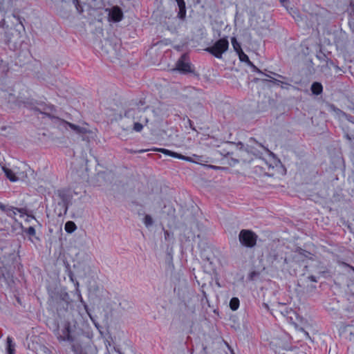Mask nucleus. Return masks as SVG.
<instances>
[{"instance_id":"nucleus-1","label":"nucleus","mask_w":354,"mask_h":354,"mask_svg":"<svg viewBox=\"0 0 354 354\" xmlns=\"http://www.w3.org/2000/svg\"><path fill=\"white\" fill-rule=\"evenodd\" d=\"M78 334L79 329L75 320H68L56 332V336L59 341L70 342H73Z\"/></svg>"},{"instance_id":"nucleus-2","label":"nucleus","mask_w":354,"mask_h":354,"mask_svg":"<svg viewBox=\"0 0 354 354\" xmlns=\"http://www.w3.org/2000/svg\"><path fill=\"white\" fill-rule=\"evenodd\" d=\"M59 127L67 129L70 127L77 134L81 136L83 140H89L94 139L96 136L95 131L90 129L87 124H83L82 125H76L64 120H59Z\"/></svg>"},{"instance_id":"nucleus-3","label":"nucleus","mask_w":354,"mask_h":354,"mask_svg":"<svg viewBox=\"0 0 354 354\" xmlns=\"http://www.w3.org/2000/svg\"><path fill=\"white\" fill-rule=\"evenodd\" d=\"M228 47V40L225 37L218 39L213 46L207 48L206 50L220 59L222 57V55L227 50Z\"/></svg>"},{"instance_id":"nucleus-4","label":"nucleus","mask_w":354,"mask_h":354,"mask_svg":"<svg viewBox=\"0 0 354 354\" xmlns=\"http://www.w3.org/2000/svg\"><path fill=\"white\" fill-rule=\"evenodd\" d=\"M16 178L12 180L17 181H26L30 175L33 174V171L24 163L21 162L19 166H14Z\"/></svg>"},{"instance_id":"nucleus-5","label":"nucleus","mask_w":354,"mask_h":354,"mask_svg":"<svg viewBox=\"0 0 354 354\" xmlns=\"http://www.w3.org/2000/svg\"><path fill=\"white\" fill-rule=\"evenodd\" d=\"M239 241L245 246L252 248L256 244L257 236L250 230H243L239 234Z\"/></svg>"},{"instance_id":"nucleus-6","label":"nucleus","mask_w":354,"mask_h":354,"mask_svg":"<svg viewBox=\"0 0 354 354\" xmlns=\"http://www.w3.org/2000/svg\"><path fill=\"white\" fill-rule=\"evenodd\" d=\"M108 12V19L111 22H120L123 19V12L118 6L106 9Z\"/></svg>"},{"instance_id":"nucleus-7","label":"nucleus","mask_w":354,"mask_h":354,"mask_svg":"<svg viewBox=\"0 0 354 354\" xmlns=\"http://www.w3.org/2000/svg\"><path fill=\"white\" fill-rule=\"evenodd\" d=\"M176 69L181 73H185L191 71V66L189 62L185 60V55H183L177 62Z\"/></svg>"},{"instance_id":"nucleus-8","label":"nucleus","mask_w":354,"mask_h":354,"mask_svg":"<svg viewBox=\"0 0 354 354\" xmlns=\"http://www.w3.org/2000/svg\"><path fill=\"white\" fill-rule=\"evenodd\" d=\"M2 169L3 172L5 173V175L6 177L12 182H16L15 180H12L13 178H16L15 174V169L14 166L12 167H8L7 166H3Z\"/></svg>"},{"instance_id":"nucleus-9","label":"nucleus","mask_w":354,"mask_h":354,"mask_svg":"<svg viewBox=\"0 0 354 354\" xmlns=\"http://www.w3.org/2000/svg\"><path fill=\"white\" fill-rule=\"evenodd\" d=\"M153 151H158V152H161L167 156H171L173 158H178V157H179V154L180 153H178L176 152H174V151H171L169 149H164V148H155L153 149Z\"/></svg>"},{"instance_id":"nucleus-10","label":"nucleus","mask_w":354,"mask_h":354,"mask_svg":"<svg viewBox=\"0 0 354 354\" xmlns=\"http://www.w3.org/2000/svg\"><path fill=\"white\" fill-rule=\"evenodd\" d=\"M64 230L67 233L71 234L77 230V225L73 221H69L65 223Z\"/></svg>"},{"instance_id":"nucleus-11","label":"nucleus","mask_w":354,"mask_h":354,"mask_svg":"<svg viewBox=\"0 0 354 354\" xmlns=\"http://www.w3.org/2000/svg\"><path fill=\"white\" fill-rule=\"evenodd\" d=\"M179 8V13L178 15L180 17L183 18L186 14V9H185V3L184 0H175Z\"/></svg>"},{"instance_id":"nucleus-12","label":"nucleus","mask_w":354,"mask_h":354,"mask_svg":"<svg viewBox=\"0 0 354 354\" xmlns=\"http://www.w3.org/2000/svg\"><path fill=\"white\" fill-rule=\"evenodd\" d=\"M311 91L313 93L319 95L322 92V86L320 83L314 82L311 86Z\"/></svg>"},{"instance_id":"nucleus-13","label":"nucleus","mask_w":354,"mask_h":354,"mask_svg":"<svg viewBox=\"0 0 354 354\" xmlns=\"http://www.w3.org/2000/svg\"><path fill=\"white\" fill-rule=\"evenodd\" d=\"M7 353L8 354H15V344L12 342V339L11 337L7 338Z\"/></svg>"},{"instance_id":"nucleus-14","label":"nucleus","mask_w":354,"mask_h":354,"mask_svg":"<svg viewBox=\"0 0 354 354\" xmlns=\"http://www.w3.org/2000/svg\"><path fill=\"white\" fill-rule=\"evenodd\" d=\"M237 54L241 62H245L250 66L252 65V62L249 59L248 56L246 54H245L243 50L237 53Z\"/></svg>"},{"instance_id":"nucleus-15","label":"nucleus","mask_w":354,"mask_h":354,"mask_svg":"<svg viewBox=\"0 0 354 354\" xmlns=\"http://www.w3.org/2000/svg\"><path fill=\"white\" fill-rule=\"evenodd\" d=\"M230 307L232 310H236L239 307V299L237 297H233L230 299Z\"/></svg>"},{"instance_id":"nucleus-16","label":"nucleus","mask_w":354,"mask_h":354,"mask_svg":"<svg viewBox=\"0 0 354 354\" xmlns=\"http://www.w3.org/2000/svg\"><path fill=\"white\" fill-rule=\"evenodd\" d=\"M231 42H232V45L233 46V48H234V51L236 53L240 52V51H241V50H243L242 48H241L240 43L237 41L236 37H232L231 39Z\"/></svg>"},{"instance_id":"nucleus-17","label":"nucleus","mask_w":354,"mask_h":354,"mask_svg":"<svg viewBox=\"0 0 354 354\" xmlns=\"http://www.w3.org/2000/svg\"><path fill=\"white\" fill-rule=\"evenodd\" d=\"M143 223L147 227H149L153 225V221L150 215L146 214L143 218Z\"/></svg>"},{"instance_id":"nucleus-18","label":"nucleus","mask_w":354,"mask_h":354,"mask_svg":"<svg viewBox=\"0 0 354 354\" xmlns=\"http://www.w3.org/2000/svg\"><path fill=\"white\" fill-rule=\"evenodd\" d=\"M178 159L193 162V163L198 162V161L194 160V156L192 157H189V156H183L182 154H179Z\"/></svg>"},{"instance_id":"nucleus-19","label":"nucleus","mask_w":354,"mask_h":354,"mask_svg":"<svg viewBox=\"0 0 354 354\" xmlns=\"http://www.w3.org/2000/svg\"><path fill=\"white\" fill-rule=\"evenodd\" d=\"M194 158L195 160L198 161L196 164H202V162H207V160H206L203 156H198L196 154H194Z\"/></svg>"},{"instance_id":"nucleus-20","label":"nucleus","mask_w":354,"mask_h":354,"mask_svg":"<svg viewBox=\"0 0 354 354\" xmlns=\"http://www.w3.org/2000/svg\"><path fill=\"white\" fill-rule=\"evenodd\" d=\"M143 129V125L140 122H135L133 125V130L136 132H140Z\"/></svg>"},{"instance_id":"nucleus-21","label":"nucleus","mask_w":354,"mask_h":354,"mask_svg":"<svg viewBox=\"0 0 354 354\" xmlns=\"http://www.w3.org/2000/svg\"><path fill=\"white\" fill-rule=\"evenodd\" d=\"M24 232H25L27 234H28V235H30V236H34V235H35V233H36V232H35V229L33 227H28L27 229H26V230H24Z\"/></svg>"},{"instance_id":"nucleus-22","label":"nucleus","mask_w":354,"mask_h":354,"mask_svg":"<svg viewBox=\"0 0 354 354\" xmlns=\"http://www.w3.org/2000/svg\"><path fill=\"white\" fill-rule=\"evenodd\" d=\"M75 286H76V290H77V292H78V297H79V299H80V301H81L82 303H83V304H84V306H85V307H86V304H85V303L84 302L83 299H82V295H81L80 291V290H79V288H78V287H79V283H78L77 281L75 283Z\"/></svg>"},{"instance_id":"nucleus-23","label":"nucleus","mask_w":354,"mask_h":354,"mask_svg":"<svg viewBox=\"0 0 354 354\" xmlns=\"http://www.w3.org/2000/svg\"><path fill=\"white\" fill-rule=\"evenodd\" d=\"M38 354H52V353L48 348L43 346L41 348Z\"/></svg>"},{"instance_id":"nucleus-24","label":"nucleus","mask_w":354,"mask_h":354,"mask_svg":"<svg viewBox=\"0 0 354 354\" xmlns=\"http://www.w3.org/2000/svg\"><path fill=\"white\" fill-rule=\"evenodd\" d=\"M135 111H136V110H134V109L129 110L125 113V116L127 118L132 117L133 113H135Z\"/></svg>"},{"instance_id":"nucleus-25","label":"nucleus","mask_w":354,"mask_h":354,"mask_svg":"<svg viewBox=\"0 0 354 354\" xmlns=\"http://www.w3.org/2000/svg\"><path fill=\"white\" fill-rule=\"evenodd\" d=\"M164 236H165V240H167V241H168V240H169L170 236H171V234H170V232H169V231L165 230V231L164 232Z\"/></svg>"},{"instance_id":"nucleus-26","label":"nucleus","mask_w":354,"mask_h":354,"mask_svg":"<svg viewBox=\"0 0 354 354\" xmlns=\"http://www.w3.org/2000/svg\"><path fill=\"white\" fill-rule=\"evenodd\" d=\"M73 3L75 4L76 7H77V9L79 10L78 7H77V3H78V1L77 0H74Z\"/></svg>"},{"instance_id":"nucleus-27","label":"nucleus","mask_w":354,"mask_h":354,"mask_svg":"<svg viewBox=\"0 0 354 354\" xmlns=\"http://www.w3.org/2000/svg\"><path fill=\"white\" fill-rule=\"evenodd\" d=\"M280 2L283 4V6H285V1L286 0H279Z\"/></svg>"},{"instance_id":"nucleus-28","label":"nucleus","mask_w":354,"mask_h":354,"mask_svg":"<svg viewBox=\"0 0 354 354\" xmlns=\"http://www.w3.org/2000/svg\"><path fill=\"white\" fill-rule=\"evenodd\" d=\"M143 122H145V123H147L148 122V120L145 118L143 120H142Z\"/></svg>"},{"instance_id":"nucleus-29","label":"nucleus","mask_w":354,"mask_h":354,"mask_svg":"<svg viewBox=\"0 0 354 354\" xmlns=\"http://www.w3.org/2000/svg\"><path fill=\"white\" fill-rule=\"evenodd\" d=\"M310 279H311V280H312L313 281H316V280H315V277H310Z\"/></svg>"},{"instance_id":"nucleus-30","label":"nucleus","mask_w":354,"mask_h":354,"mask_svg":"<svg viewBox=\"0 0 354 354\" xmlns=\"http://www.w3.org/2000/svg\"><path fill=\"white\" fill-rule=\"evenodd\" d=\"M208 167H214V166L208 165ZM214 168H216V167H214Z\"/></svg>"}]
</instances>
